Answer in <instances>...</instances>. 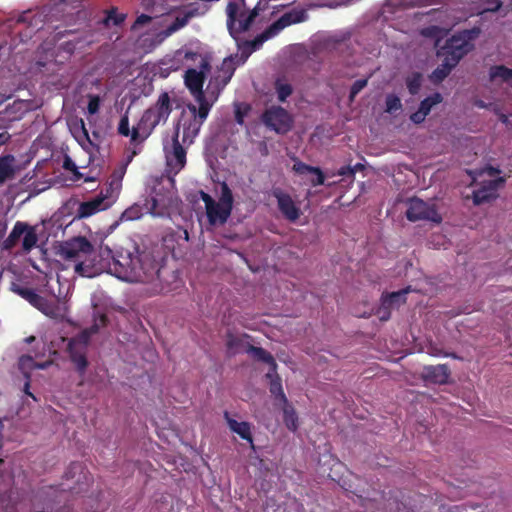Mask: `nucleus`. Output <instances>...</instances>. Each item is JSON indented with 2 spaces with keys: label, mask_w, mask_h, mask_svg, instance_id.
Here are the masks:
<instances>
[{
  "label": "nucleus",
  "mask_w": 512,
  "mask_h": 512,
  "mask_svg": "<svg viewBox=\"0 0 512 512\" xmlns=\"http://www.w3.org/2000/svg\"><path fill=\"white\" fill-rule=\"evenodd\" d=\"M57 254L65 262V268H72L81 277L93 278L107 271L120 280L127 282H144L156 270V265L149 254L140 252L132 244L130 248L121 247L114 254L109 247H101L96 261L93 244L84 236L73 237L63 241Z\"/></svg>",
  "instance_id": "obj_1"
},
{
  "label": "nucleus",
  "mask_w": 512,
  "mask_h": 512,
  "mask_svg": "<svg viewBox=\"0 0 512 512\" xmlns=\"http://www.w3.org/2000/svg\"><path fill=\"white\" fill-rule=\"evenodd\" d=\"M170 96L162 92L156 103L144 111L141 119L131 130V143L134 145L143 143L161 122L165 123L172 112Z\"/></svg>",
  "instance_id": "obj_2"
},
{
  "label": "nucleus",
  "mask_w": 512,
  "mask_h": 512,
  "mask_svg": "<svg viewBox=\"0 0 512 512\" xmlns=\"http://www.w3.org/2000/svg\"><path fill=\"white\" fill-rule=\"evenodd\" d=\"M220 188L221 193L218 202L210 194L200 191V198L205 204L208 222L212 226L224 225L233 210L234 197L232 190L226 182H222Z\"/></svg>",
  "instance_id": "obj_3"
},
{
  "label": "nucleus",
  "mask_w": 512,
  "mask_h": 512,
  "mask_svg": "<svg viewBox=\"0 0 512 512\" xmlns=\"http://www.w3.org/2000/svg\"><path fill=\"white\" fill-rule=\"evenodd\" d=\"M472 184L477 188L473 191V202L475 205L488 202L497 197L498 188L504 183L500 171L493 167H486L481 170L469 172Z\"/></svg>",
  "instance_id": "obj_4"
},
{
  "label": "nucleus",
  "mask_w": 512,
  "mask_h": 512,
  "mask_svg": "<svg viewBox=\"0 0 512 512\" xmlns=\"http://www.w3.org/2000/svg\"><path fill=\"white\" fill-rule=\"evenodd\" d=\"M308 19L307 11L304 8H293L282 14L276 21L269 25L262 33L253 40L245 41L243 47L249 52L258 50L265 41L278 35L283 29L292 25L304 22Z\"/></svg>",
  "instance_id": "obj_5"
},
{
  "label": "nucleus",
  "mask_w": 512,
  "mask_h": 512,
  "mask_svg": "<svg viewBox=\"0 0 512 512\" xmlns=\"http://www.w3.org/2000/svg\"><path fill=\"white\" fill-rule=\"evenodd\" d=\"M226 14L229 33L238 41L239 35L250 29L258 15V11L257 9H246L244 3L230 1L226 7Z\"/></svg>",
  "instance_id": "obj_6"
},
{
  "label": "nucleus",
  "mask_w": 512,
  "mask_h": 512,
  "mask_svg": "<svg viewBox=\"0 0 512 512\" xmlns=\"http://www.w3.org/2000/svg\"><path fill=\"white\" fill-rule=\"evenodd\" d=\"M22 236V250L25 253H29L36 247L38 236L34 226H30L28 223L22 221H17L14 224L8 237L3 240L1 249L4 251L12 250L19 243Z\"/></svg>",
  "instance_id": "obj_7"
},
{
  "label": "nucleus",
  "mask_w": 512,
  "mask_h": 512,
  "mask_svg": "<svg viewBox=\"0 0 512 512\" xmlns=\"http://www.w3.org/2000/svg\"><path fill=\"white\" fill-rule=\"evenodd\" d=\"M476 37L474 31H463L452 36L438 51V56H447L458 63L473 48V40Z\"/></svg>",
  "instance_id": "obj_8"
},
{
  "label": "nucleus",
  "mask_w": 512,
  "mask_h": 512,
  "mask_svg": "<svg viewBox=\"0 0 512 512\" xmlns=\"http://www.w3.org/2000/svg\"><path fill=\"white\" fill-rule=\"evenodd\" d=\"M209 7L205 3H190L182 7L177 13L174 21L166 26L165 29L159 32L158 36L162 39L167 38L185 27L192 18L203 16L208 11Z\"/></svg>",
  "instance_id": "obj_9"
},
{
  "label": "nucleus",
  "mask_w": 512,
  "mask_h": 512,
  "mask_svg": "<svg viewBox=\"0 0 512 512\" xmlns=\"http://www.w3.org/2000/svg\"><path fill=\"white\" fill-rule=\"evenodd\" d=\"M186 146L179 140L178 129L174 130L171 143L164 144V153L166 158V164L171 172L178 174L186 165L187 162V151Z\"/></svg>",
  "instance_id": "obj_10"
},
{
  "label": "nucleus",
  "mask_w": 512,
  "mask_h": 512,
  "mask_svg": "<svg viewBox=\"0 0 512 512\" xmlns=\"http://www.w3.org/2000/svg\"><path fill=\"white\" fill-rule=\"evenodd\" d=\"M201 58L200 71L190 68L185 72V85L194 95L203 93V84L205 81V73L210 70V63L207 59L203 58L198 52L187 51L185 52L184 59L196 60Z\"/></svg>",
  "instance_id": "obj_11"
},
{
  "label": "nucleus",
  "mask_w": 512,
  "mask_h": 512,
  "mask_svg": "<svg viewBox=\"0 0 512 512\" xmlns=\"http://www.w3.org/2000/svg\"><path fill=\"white\" fill-rule=\"evenodd\" d=\"M205 121L200 120L196 116V106L193 104L188 105V112L183 111L178 120L175 129H182V142L183 144L191 145L194 139L200 132V129Z\"/></svg>",
  "instance_id": "obj_12"
},
{
  "label": "nucleus",
  "mask_w": 512,
  "mask_h": 512,
  "mask_svg": "<svg viewBox=\"0 0 512 512\" xmlns=\"http://www.w3.org/2000/svg\"><path fill=\"white\" fill-rule=\"evenodd\" d=\"M262 121L266 127L278 134H286L293 126L292 116L281 106L266 109L262 114Z\"/></svg>",
  "instance_id": "obj_13"
},
{
  "label": "nucleus",
  "mask_w": 512,
  "mask_h": 512,
  "mask_svg": "<svg viewBox=\"0 0 512 512\" xmlns=\"http://www.w3.org/2000/svg\"><path fill=\"white\" fill-rule=\"evenodd\" d=\"M108 195L109 189L106 190L105 194L101 192L99 195L95 196L94 198L88 201L78 202L77 200H70L68 204L72 202L73 205H78L76 214L74 216V220H80L91 217L96 213L109 208L111 206V202L108 200Z\"/></svg>",
  "instance_id": "obj_14"
},
{
  "label": "nucleus",
  "mask_w": 512,
  "mask_h": 512,
  "mask_svg": "<svg viewBox=\"0 0 512 512\" xmlns=\"http://www.w3.org/2000/svg\"><path fill=\"white\" fill-rule=\"evenodd\" d=\"M272 195L277 200L278 209L287 220L295 222L299 219L301 214L300 208L297 207L288 193L284 192L280 188H276L272 191Z\"/></svg>",
  "instance_id": "obj_15"
},
{
  "label": "nucleus",
  "mask_w": 512,
  "mask_h": 512,
  "mask_svg": "<svg viewBox=\"0 0 512 512\" xmlns=\"http://www.w3.org/2000/svg\"><path fill=\"white\" fill-rule=\"evenodd\" d=\"M450 370L442 364L436 366H428L423 370L424 380L434 384H446L449 382Z\"/></svg>",
  "instance_id": "obj_16"
},
{
  "label": "nucleus",
  "mask_w": 512,
  "mask_h": 512,
  "mask_svg": "<svg viewBox=\"0 0 512 512\" xmlns=\"http://www.w3.org/2000/svg\"><path fill=\"white\" fill-rule=\"evenodd\" d=\"M489 79L493 85L506 84L512 87V69L503 65H495L489 69Z\"/></svg>",
  "instance_id": "obj_17"
},
{
  "label": "nucleus",
  "mask_w": 512,
  "mask_h": 512,
  "mask_svg": "<svg viewBox=\"0 0 512 512\" xmlns=\"http://www.w3.org/2000/svg\"><path fill=\"white\" fill-rule=\"evenodd\" d=\"M251 336L247 333L236 334L232 330H227L225 334V345L229 354L235 355L240 352L242 348H246L245 339H250Z\"/></svg>",
  "instance_id": "obj_18"
},
{
  "label": "nucleus",
  "mask_w": 512,
  "mask_h": 512,
  "mask_svg": "<svg viewBox=\"0 0 512 512\" xmlns=\"http://www.w3.org/2000/svg\"><path fill=\"white\" fill-rule=\"evenodd\" d=\"M224 418L226 419L228 427L232 432L238 434L243 440H246L250 443L253 442L251 426L248 422H238L235 419H232L227 411L224 412Z\"/></svg>",
  "instance_id": "obj_19"
},
{
  "label": "nucleus",
  "mask_w": 512,
  "mask_h": 512,
  "mask_svg": "<svg viewBox=\"0 0 512 512\" xmlns=\"http://www.w3.org/2000/svg\"><path fill=\"white\" fill-rule=\"evenodd\" d=\"M67 351L69 353V357L71 362L75 365L77 372L80 376H83L88 367V360L86 356V349H81L78 347H67Z\"/></svg>",
  "instance_id": "obj_20"
},
{
  "label": "nucleus",
  "mask_w": 512,
  "mask_h": 512,
  "mask_svg": "<svg viewBox=\"0 0 512 512\" xmlns=\"http://www.w3.org/2000/svg\"><path fill=\"white\" fill-rule=\"evenodd\" d=\"M235 69V62L232 57H227L223 60L221 66L218 69V75L215 77V80L219 85H221L222 88L225 87L231 80Z\"/></svg>",
  "instance_id": "obj_21"
},
{
  "label": "nucleus",
  "mask_w": 512,
  "mask_h": 512,
  "mask_svg": "<svg viewBox=\"0 0 512 512\" xmlns=\"http://www.w3.org/2000/svg\"><path fill=\"white\" fill-rule=\"evenodd\" d=\"M442 60L441 64L432 72L430 79L434 83L443 81L458 63H453V60L447 56H439Z\"/></svg>",
  "instance_id": "obj_22"
},
{
  "label": "nucleus",
  "mask_w": 512,
  "mask_h": 512,
  "mask_svg": "<svg viewBox=\"0 0 512 512\" xmlns=\"http://www.w3.org/2000/svg\"><path fill=\"white\" fill-rule=\"evenodd\" d=\"M71 133L73 137L76 139V141L81 145L85 146L86 144L94 145L92 140L90 139L88 130L85 126V122L83 119L76 120L71 126H70Z\"/></svg>",
  "instance_id": "obj_23"
},
{
  "label": "nucleus",
  "mask_w": 512,
  "mask_h": 512,
  "mask_svg": "<svg viewBox=\"0 0 512 512\" xmlns=\"http://www.w3.org/2000/svg\"><path fill=\"white\" fill-rule=\"evenodd\" d=\"M245 351L254 359L269 364L273 371L276 370L277 364L274 357L264 348L247 344Z\"/></svg>",
  "instance_id": "obj_24"
},
{
  "label": "nucleus",
  "mask_w": 512,
  "mask_h": 512,
  "mask_svg": "<svg viewBox=\"0 0 512 512\" xmlns=\"http://www.w3.org/2000/svg\"><path fill=\"white\" fill-rule=\"evenodd\" d=\"M15 158L11 154L0 156V185L14 176Z\"/></svg>",
  "instance_id": "obj_25"
},
{
  "label": "nucleus",
  "mask_w": 512,
  "mask_h": 512,
  "mask_svg": "<svg viewBox=\"0 0 512 512\" xmlns=\"http://www.w3.org/2000/svg\"><path fill=\"white\" fill-rule=\"evenodd\" d=\"M98 329H99V326L97 323H95L94 325L91 326L90 329L83 330L77 336L71 338L69 340L68 346H71L72 348L73 347H78V348L81 347V349L87 350V346L89 344L91 334L96 333L98 331Z\"/></svg>",
  "instance_id": "obj_26"
},
{
  "label": "nucleus",
  "mask_w": 512,
  "mask_h": 512,
  "mask_svg": "<svg viewBox=\"0 0 512 512\" xmlns=\"http://www.w3.org/2000/svg\"><path fill=\"white\" fill-rule=\"evenodd\" d=\"M420 219L428 220L436 224L440 223L442 220L434 205L429 206L418 200V220Z\"/></svg>",
  "instance_id": "obj_27"
},
{
  "label": "nucleus",
  "mask_w": 512,
  "mask_h": 512,
  "mask_svg": "<svg viewBox=\"0 0 512 512\" xmlns=\"http://www.w3.org/2000/svg\"><path fill=\"white\" fill-rule=\"evenodd\" d=\"M441 101L442 96L439 93H434L422 100L418 107V122L424 120V118L430 113L431 109Z\"/></svg>",
  "instance_id": "obj_28"
},
{
  "label": "nucleus",
  "mask_w": 512,
  "mask_h": 512,
  "mask_svg": "<svg viewBox=\"0 0 512 512\" xmlns=\"http://www.w3.org/2000/svg\"><path fill=\"white\" fill-rule=\"evenodd\" d=\"M274 89L279 102H286L287 98L292 95L293 87L285 78H277L274 82Z\"/></svg>",
  "instance_id": "obj_29"
},
{
  "label": "nucleus",
  "mask_w": 512,
  "mask_h": 512,
  "mask_svg": "<svg viewBox=\"0 0 512 512\" xmlns=\"http://www.w3.org/2000/svg\"><path fill=\"white\" fill-rule=\"evenodd\" d=\"M266 377L270 378V393L275 397L276 401H279V404L286 403L287 397L283 391L281 379L279 376L273 377L269 372Z\"/></svg>",
  "instance_id": "obj_30"
},
{
  "label": "nucleus",
  "mask_w": 512,
  "mask_h": 512,
  "mask_svg": "<svg viewBox=\"0 0 512 512\" xmlns=\"http://www.w3.org/2000/svg\"><path fill=\"white\" fill-rule=\"evenodd\" d=\"M283 405V420L286 427L290 431H296L298 428V416L292 405L288 403H282Z\"/></svg>",
  "instance_id": "obj_31"
},
{
  "label": "nucleus",
  "mask_w": 512,
  "mask_h": 512,
  "mask_svg": "<svg viewBox=\"0 0 512 512\" xmlns=\"http://www.w3.org/2000/svg\"><path fill=\"white\" fill-rule=\"evenodd\" d=\"M411 291V287L408 286L399 291L391 292V293H383L381 296L389 301L394 309L399 308L401 305L406 303V296Z\"/></svg>",
  "instance_id": "obj_32"
},
{
  "label": "nucleus",
  "mask_w": 512,
  "mask_h": 512,
  "mask_svg": "<svg viewBox=\"0 0 512 512\" xmlns=\"http://www.w3.org/2000/svg\"><path fill=\"white\" fill-rule=\"evenodd\" d=\"M164 1L165 0H141V6L144 10L155 16H161L167 11V8L164 7Z\"/></svg>",
  "instance_id": "obj_33"
},
{
  "label": "nucleus",
  "mask_w": 512,
  "mask_h": 512,
  "mask_svg": "<svg viewBox=\"0 0 512 512\" xmlns=\"http://www.w3.org/2000/svg\"><path fill=\"white\" fill-rule=\"evenodd\" d=\"M394 307L389 304V301L381 296L380 305L375 310V315L379 318L380 321H388L391 317V311Z\"/></svg>",
  "instance_id": "obj_34"
},
{
  "label": "nucleus",
  "mask_w": 512,
  "mask_h": 512,
  "mask_svg": "<svg viewBox=\"0 0 512 512\" xmlns=\"http://www.w3.org/2000/svg\"><path fill=\"white\" fill-rule=\"evenodd\" d=\"M196 100L199 103V107H196V116L199 117L200 120L206 121L211 109V104H209L203 93L197 94Z\"/></svg>",
  "instance_id": "obj_35"
},
{
  "label": "nucleus",
  "mask_w": 512,
  "mask_h": 512,
  "mask_svg": "<svg viewBox=\"0 0 512 512\" xmlns=\"http://www.w3.org/2000/svg\"><path fill=\"white\" fill-rule=\"evenodd\" d=\"M386 109L389 114H395L402 109L401 99L395 94H388L385 99Z\"/></svg>",
  "instance_id": "obj_36"
},
{
  "label": "nucleus",
  "mask_w": 512,
  "mask_h": 512,
  "mask_svg": "<svg viewBox=\"0 0 512 512\" xmlns=\"http://www.w3.org/2000/svg\"><path fill=\"white\" fill-rule=\"evenodd\" d=\"M404 203L407 206L405 215L407 219L411 222L416 221V196H410L405 201L402 199H398V204Z\"/></svg>",
  "instance_id": "obj_37"
},
{
  "label": "nucleus",
  "mask_w": 512,
  "mask_h": 512,
  "mask_svg": "<svg viewBox=\"0 0 512 512\" xmlns=\"http://www.w3.org/2000/svg\"><path fill=\"white\" fill-rule=\"evenodd\" d=\"M11 290L20 297H22L23 299H25L30 304L32 302V299H34L35 295L37 294L35 290H33L32 288L23 287L15 283L12 284Z\"/></svg>",
  "instance_id": "obj_38"
},
{
  "label": "nucleus",
  "mask_w": 512,
  "mask_h": 512,
  "mask_svg": "<svg viewBox=\"0 0 512 512\" xmlns=\"http://www.w3.org/2000/svg\"><path fill=\"white\" fill-rule=\"evenodd\" d=\"M125 18V14L117 13V8L112 7L106 12L103 23L108 26L112 22L113 25L118 26L124 22Z\"/></svg>",
  "instance_id": "obj_39"
},
{
  "label": "nucleus",
  "mask_w": 512,
  "mask_h": 512,
  "mask_svg": "<svg viewBox=\"0 0 512 512\" xmlns=\"http://www.w3.org/2000/svg\"><path fill=\"white\" fill-rule=\"evenodd\" d=\"M47 366H48V363H42V364L36 363L35 360L33 359V357L30 355H22L19 358V367L22 370L34 369V368L45 369Z\"/></svg>",
  "instance_id": "obj_40"
},
{
  "label": "nucleus",
  "mask_w": 512,
  "mask_h": 512,
  "mask_svg": "<svg viewBox=\"0 0 512 512\" xmlns=\"http://www.w3.org/2000/svg\"><path fill=\"white\" fill-rule=\"evenodd\" d=\"M39 311L52 319H56L59 316V306L54 301H50L47 298Z\"/></svg>",
  "instance_id": "obj_41"
},
{
  "label": "nucleus",
  "mask_w": 512,
  "mask_h": 512,
  "mask_svg": "<svg viewBox=\"0 0 512 512\" xmlns=\"http://www.w3.org/2000/svg\"><path fill=\"white\" fill-rule=\"evenodd\" d=\"M294 164L292 170L299 175H304L307 173H312L313 170H316V167L310 166L297 158H294Z\"/></svg>",
  "instance_id": "obj_42"
},
{
  "label": "nucleus",
  "mask_w": 512,
  "mask_h": 512,
  "mask_svg": "<svg viewBox=\"0 0 512 512\" xmlns=\"http://www.w3.org/2000/svg\"><path fill=\"white\" fill-rule=\"evenodd\" d=\"M368 84V80L367 79H358L356 80L352 86H351V89H350V94H349V100L351 102L354 101L355 97L360 93V91L362 89H364Z\"/></svg>",
  "instance_id": "obj_43"
},
{
  "label": "nucleus",
  "mask_w": 512,
  "mask_h": 512,
  "mask_svg": "<svg viewBox=\"0 0 512 512\" xmlns=\"http://www.w3.org/2000/svg\"><path fill=\"white\" fill-rule=\"evenodd\" d=\"M89 102L87 105V111L90 115L96 114L100 109L101 99L98 95H89Z\"/></svg>",
  "instance_id": "obj_44"
},
{
  "label": "nucleus",
  "mask_w": 512,
  "mask_h": 512,
  "mask_svg": "<svg viewBox=\"0 0 512 512\" xmlns=\"http://www.w3.org/2000/svg\"><path fill=\"white\" fill-rule=\"evenodd\" d=\"M157 17H158V16H155V15H154V14H152V13H151L150 15H148V14H141V15H139V16L136 18V20H135L134 24L132 25V29H133V30H137V29H139L140 27L144 26L145 24H147V23L151 22V21H152V19L157 18Z\"/></svg>",
  "instance_id": "obj_45"
},
{
  "label": "nucleus",
  "mask_w": 512,
  "mask_h": 512,
  "mask_svg": "<svg viewBox=\"0 0 512 512\" xmlns=\"http://www.w3.org/2000/svg\"><path fill=\"white\" fill-rule=\"evenodd\" d=\"M79 473V474H82L83 473V467H82V464L79 463V462H72L67 471L65 472V478L66 479H72L75 477V475Z\"/></svg>",
  "instance_id": "obj_46"
},
{
  "label": "nucleus",
  "mask_w": 512,
  "mask_h": 512,
  "mask_svg": "<svg viewBox=\"0 0 512 512\" xmlns=\"http://www.w3.org/2000/svg\"><path fill=\"white\" fill-rule=\"evenodd\" d=\"M118 133L122 136H131V130L129 128V118L127 115L121 117L120 122L118 124Z\"/></svg>",
  "instance_id": "obj_47"
},
{
  "label": "nucleus",
  "mask_w": 512,
  "mask_h": 512,
  "mask_svg": "<svg viewBox=\"0 0 512 512\" xmlns=\"http://www.w3.org/2000/svg\"><path fill=\"white\" fill-rule=\"evenodd\" d=\"M63 167L66 170L72 171L74 173L76 179H80L82 177L81 173L78 171L76 164L74 163V161L71 158H69V157L65 158Z\"/></svg>",
  "instance_id": "obj_48"
},
{
  "label": "nucleus",
  "mask_w": 512,
  "mask_h": 512,
  "mask_svg": "<svg viewBox=\"0 0 512 512\" xmlns=\"http://www.w3.org/2000/svg\"><path fill=\"white\" fill-rule=\"evenodd\" d=\"M501 7L500 0H486L485 6L481 13L483 12H495Z\"/></svg>",
  "instance_id": "obj_49"
},
{
  "label": "nucleus",
  "mask_w": 512,
  "mask_h": 512,
  "mask_svg": "<svg viewBox=\"0 0 512 512\" xmlns=\"http://www.w3.org/2000/svg\"><path fill=\"white\" fill-rule=\"evenodd\" d=\"M312 174L316 175V178L311 180L312 186L315 187V186H320V185L324 184L325 177H324L322 170L319 167H316V170H313Z\"/></svg>",
  "instance_id": "obj_50"
},
{
  "label": "nucleus",
  "mask_w": 512,
  "mask_h": 512,
  "mask_svg": "<svg viewBox=\"0 0 512 512\" xmlns=\"http://www.w3.org/2000/svg\"><path fill=\"white\" fill-rule=\"evenodd\" d=\"M355 173H356V169H352V166H350V165L342 166L337 171V175L351 177V178H354Z\"/></svg>",
  "instance_id": "obj_51"
},
{
  "label": "nucleus",
  "mask_w": 512,
  "mask_h": 512,
  "mask_svg": "<svg viewBox=\"0 0 512 512\" xmlns=\"http://www.w3.org/2000/svg\"><path fill=\"white\" fill-rule=\"evenodd\" d=\"M407 88L411 95H416V73H412L408 76Z\"/></svg>",
  "instance_id": "obj_52"
},
{
  "label": "nucleus",
  "mask_w": 512,
  "mask_h": 512,
  "mask_svg": "<svg viewBox=\"0 0 512 512\" xmlns=\"http://www.w3.org/2000/svg\"><path fill=\"white\" fill-rule=\"evenodd\" d=\"M248 111V108L245 111H242L240 107H237L235 110V120L238 124L242 125L244 123V117Z\"/></svg>",
  "instance_id": "obj_53"
},
{
  "label": "nucleus",
  "mask_w": 512,
  "mask_h": 512,
  "mask_svg": "<svg viewBox=\"0 0 512 512\" xmlns=\"http://www.w3.org/2000/svg\"><path fill=\"white\" fill-rule=\"evenodd\" d=\"M45 300H46L45 297H43L39 294H36L34 299H32L31 305L39 310L42 307V304Z\"/></svg>",
  "instance_id": "obj_54"
},
{
  "label": "nucleus",
  "mask_w": 512,
  "mask_h": 512,
  "mask_svg": "<svg viewBox=\"0 0 512 512\" xmlns=\"http://www.w3.org/2000/svg\"><path fill=\"white\" fill-rule=\"evenodd\" d=\"M99 322H100V324H101L102 326H105V325L107 324V322H108V318H107V316H106L105 314H101V315L99 316Z\"/></svg>",
  "instance_id": "obj_55"
},
{
  "label": "nucleus",
  "mask_w": 512,
  "mask_h": 512,
  "mask_svg": "<svg viewBox=\"0 0 512 512\" xmlns=\"http://www.w3.org/2000/svg\"><path fill=\"white\" fill-rule=\"evenodd\" d=\"M363 168L364 166L360 163H357L355 166L352 167V169H356V172L362 170Z\"/></svg>",
  "instance_id": "obj_56"
},
{
  "label": "nucleus",
  "mask_w": 512,
  "mask_h": 512,
  "mask_svg": "<svg viewBox=\"0 0 512 512\" xmlns=\"http://www.w3.org/2000/svg\"><path fill=\"white\" fill-rule=\"evenodd\" d=\"M410 120L413 122V123H416V119H417V116H416V112H413L410 114L409 116Z\"/></svg>",
  "instance_id": "obj_57"
},
{
  "label": "nucleus",
  "mask_w": 512,
  "mask_h": 512,
  "mask_svg": "<svg viewBox=\"0 0 512 512\" xmlns=\"http://www.w3.org/2000/svg\"><path fill=\"white\" fill-rule=\"evenodd\" d=\"M28 388H29V382H26V384H25V392H26L29 396H31L32 398H34V399H35L34 395H33L32 393L28 392Z\"/></svg>",
  "instance_id": "obj_58"
},
{
  "label": "nucleus",
  "mask_w": 512,
  "mask_h": 512,
  "mask_svg": "<svg viewBox=\"0 0 512 512\" xmlns=\"http://www.w3.org/2000/svg\"><path fill=\"white\" fill-rule=\"evenodd\" d=\"M35 336H29L27 338H25V342L26 343H32L33 341H35Z\"/></svg>",
  "instance_id": "obj_59"
},
{
  "label": "nucleus",
  "mask_w": 512,
  "mask_h": 512,
  "mask_svg": "<svg viewBox=\"0 0 512 512\" xmlns=\"http://www.w3.org/2000/svg\"><path fill=\"white\" fill-rule=\"evenodd\" d=\"M17 21H18V22H25V21H26V16H25V14H23V15L19 16V18H18V20H17Z\"/></svg>",
  "instance_id": "obj_60"
},
{
  "label": "nucleus",
  "mask_w": 512,
  "mask_h": 512,
  "mask_svg": "<svg viewBox=\"0 0 512 512\" xmlns=\"http://www.w3.org/2000/svg\"><path fill=\"white\" fill-rule=\"evenodd\" d=\"M501 119H502V121H503V122H505V123H509V120H508V117H507V116L502 115V116H501Z\"/></svg>",
  "instance_id": "obj_61"
},
{
  "label": "nucleus",
  "mask_w": 512,
  "mask_h": 512,
  "mask_svg": "<svg viewBox=\"0 0 512 512\" xmlns=\"http://www.w3.org/2000/svg\"><path fill=\"white\" fill-rule=\"evenodd\" d=\"M428 353L433 354V355H437V351H436V350H434V349L429 350V351H428Z\"/></svg>",
  "instance_id": "obj_62"
},
{
  "label": "nucleus",
  "mask_w": 512,
  "mask_h": 512,
  "mask_svg": "<svg viewBox=\"0 0 512 512\" xmlns=\"http://www.w3.org/2000/svg\"><path fill=\"white\" fill-rule=\"evenodd\" d=\"M83 479H85V481H88V477L86 474H83Z\"/></svg>",
  "instance_id": "obj_63"
},
{
  "label": "nucleus",
  "mask_w": 512,
  "mask_h": 512,
  "mask_svg": "<svg viewBox=\"0 0 512 512\" xmlns=\"http://www.w3.org/2000/svg\"><path fill=\"white\" fill-rule=\"evenodd\" d=\"M91 180H92V178H85L84 179L85 182H88V181H91Z\"/></svg>",
  "instance_id": "obj_64"
}]
</instances>
